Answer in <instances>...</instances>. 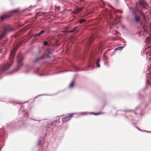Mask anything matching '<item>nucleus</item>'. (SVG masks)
Here are the masks:
<instances>
[{
    "label": "nucleus",
    "instance_id": "obj_1",
    "mask_svg": "<svg viewBox=\"0 0 151 151\" xmlns=\"http://www.w3.org/2000/svg\"><path fill=\"white\" fill-rule=\"evenodd\" d=\"M15 52H14L13 50L11 51L9 57V63L4 64L0 68V78H1V74L9 70L13 62V59L14 57Z\"/></svg>",
    "mask_w": 151,
    "mask_h": 151
},
{
    "label": "nucleus",
    "instance_id": "obj_2",
    "mask_svg": "<svg viewBox=\"0 0 151 151\" xmlns=\"http://www.w3.org/2000/svg\"><path fill=\"white\" fill-rule=\"evenodd\" d=\"M95 37V35H92L89 38H87L84 41L89 46L91 44L92 41L94 39Z\"/></svg>",
    "mask_w": 151,
    "mask_h": 151
},
{
    "label": "nucleus",
    "instance_id": "obj_3",
    "mask_svg": "<svg viewBox=\"0 0 151 151\" xmlns=\"http://www.w3.org/2000/svg\"><path fill=\"white\" fill-rule=\"evenodd\" d=\"M74 114H75V113L70 114H68L66 116L62 118V121L63 123H65L66 122L70 120L72 117L73 115Z\"/></svg>",
    "mask_w": 151,
    "mask_h": 151
},
{
    "label": "nucleus",
    "instance_id": "obj_4",
    "mask_svg": "<svg viewBox=\"0 0 151 151\" xmlns=\"http://www.w3.org/2000/svg\"><path fill=\"white\" fill-rule=\"evenodd\" d=\"M23 58L21 54H19L18 56V66L19 67L22 65V61L23 60Z\"/></svg>",
    "mask_w": 151,
    "mask_h": 151
},
{
    "label": "nucleus",
    "instance_id": "obj_5",
    "mask_svg": "<svg viewBox=\"0 0 151 151\" xmlns=\"http://www.w3.org/2000/svg\"><path fill=\"white\" fill-rule=\"evenodd\" d=\"M139 6L142 8H145L146 6H147V3L143 0L139 1Z\"/></svg>",
    "mask_w": 151,
    "mask_h": 151
},
{
    "label": "nucleus",
    "instance_id": "obj_6",
    "mask_svg": "<svg viewBox=\"0 0 151 151\" xmlns=\"http://www.w3.org/2000/svg\"><path fill=\"white\" fill-rule=\"evenodd\" d=\"M13 30L12 28L8 25H6L4 27V32H6H6L10 31Z\"/></svg>",
    "mask_w": 151,
    "mask_h": 151
},
{
    "label": "nucleus",
    "instance_id": "obj_7",
    "mask_svg": "<svg viewBox=\"0 0 151 151\" xmlns=\"http://www.w3.org/2000/svg\"><path fill=\"white\" fill-rule=\"evenodd\" d=\"M82 9L83 8L82 7L76 8L73 12V13L74 14H77L82 10Z\"/></svg>",
    "mask_w": 151,
    "mask_h": 151
},
{
    "label": "nucleus",
    "instance_id": "obj_8",
    "mask_svg": "<svg viewBox=\"0 0 151 151\" xmlns=\"http://www.w3.org/2000/svg\"><path fill=\"white\" fill-rule=\"evenodd\" d=\"M45 31L44 30H42L39 33L35 35H33L34 37H36L37 36L39 35H41L43 33H45Z\"/></svg>",
    "mask_w": 151,
    "mask_h": 151
},
{
    "label": "nucleus",
    "instance_id": "obj_9",
    "mask_svg": "<svg viewBox=\"0 0 151 151\" xmlns=\"http://www.w3.org/2000/svg\"><path fill=\"white\" fill-rule=\"evenodd\" d=\"M78 27H76L75 28H74L73 29L70 30L69 32H77L78 31V29H77V30H76L78 28Z\"/></svg>",
    "mask_w": 151,
    "mask_h": 151
},
{
    "label": "nucleus",
    "instance_id": "obj_10",
    "mask_svg": "<svg viewBox=\"0 0 151 151\" xmlns=\"http://www.w3.org/2000/svg\"><path fill=\"white\" fill-rule=\"evenodd\" d=\"M6 32L3 31L0 36V39H2L6 34Z\"/></svg>",
    "mask_w": 151,
    "mask_h": 151
},
{
    "label": "nucleus",
    "instance_id": "obj_11",
    "mask_svg": "<svg viewBox=\"0 0 151 151\" xmlns=\"http://www.w3.org/2000/svg\"><path fill=\"white\" fill-rule=\"evenodd\" d=\"M9 17V16L8 15H3L1 17V19L2 20H4L6 18H7Z\"/></svg>",
    "mask_w": 151,
    "mask_h": 151
},
{
    "label": "nucleus",
    "instance_id": "obj_12",
    "mask_svg": "<svg viewBox=\"0 0 151 151\" xmlns=\"http://www.w3.org/2000/svg\"><path fill=\"white\" fill-rule=\"evenodd\" d=\"M124 47L120 46L114 49V50H122L123 48Z\"/></svg>",
    "mask_w": 151,
    "mask_h": 151
},
{
    "label": "nucleus",
    "instance_id": "obj_13",
    "mask_svg": "<svg viewBox=\"0 0 151 151\" xmlns=\"http://www.w3.org/2000/svg\"><path fill=\"white\" fill-rule=\"evenodd\" d=\"M100 61V60L99 59H98L96 61V63L97 66L98 68L100 67V65L99 64V63Z\"/></svg>",
    "mask_w": 151,
    "mask_h": 151
},
{
    "label": "nucleus",
    "instance_id": "obj_14",
    "mask_svg": "<svg viewBox=\"0 0 151 151\" xmlns=\"http://www.w3.org/2000/svg\"><path fill=\"white\" fill-rule=\"evenodd\" d=\"M104 113L103 112H99L97 113H95L94 112H92L91 113V114H93L94 115H99L101 114H103Z\"/></svg>",
    "mask_w": 151,
    "mask_h": 151
},
{
    "label": "nucleus",
    "instance_id": "obj_15",
    "mask_svg": "<svg viewBox=\"0 0 151 151\" xmlns=\"http://www.w3.org/2000/svg\"><path fill=\"white\" fill-rule=\"evenodd\" d=\"M140 17L138 16H136L135 17V19L136 21L138 22L140 20Z\"/></svg>",
    "mask_w": 151,
    "mask_h": 151
},
{
    "label": "nucleus",
    "instance_id": "obj_16",
    "mask_svg": "<svg viewBox=\"0 0 151 151\" xmlns=\"http://www.w3.org/2000/svg\"><path fill=\"white\" fill-rule=\"evenodd\" d=\"M74 83V82L73 81H72L70 84L69 85V87L70 88H72L73 87Z\"/></svg>",
    "mask_w": 151,
    "mask_h": 151
},
{
    "label": "nucleus",
    "instance_id": "obj_17",
    "mask_svg": "<svg viewBox=\"0 0 151 151\" xmlns=\"http://www.w3.org/2000/svg\"><path fill=\"white\" fill-rule=\"evenodd\" d=\"M86 22V20L85 19H81L79 21V23L80 24L84 23Z\"/></svg>",
    "mask_w": 151,
    "mask_h": 151
},
{
    "label": "nucleus",
    "instance_id": "obj_18",
    "mask_svg": "<svg viewBox=\"0 0 151 151\" xmlns=\"http://www.w3.org/2000/svg\"><path fill=\"white\" fill-rule=\"evenodd\" d=\"M43 58H44V56H41L40 57L37 58L36 59V61H37L38 60H40V59H43Z\"/></svg>",
    "mask_w": 151,
    "mask_h": 151
},
{
    "label": "nucleus",
    "instance_id": "obj_19",
    "mask_svg": "<svg viewBox=\"0 0 151 151\" xmlns=\"http://www.w3.org/2000/svg\"><path fill=\"white\" fill-rule=\"evenodd\" d=\"M47 52L48 54H50L51 53L52 51L50 49H49L47 50Z\"/></svg>",
    "mask_w": 151,
    "mask_h": 151
},
{
    "label": "nucleus",
    "instance_id": "obj_20",
    "mask_svg": "<svg viewBox=\"0 0 151 151\" xmlns=\"http://www.w3.org/2000/svg\"><path fill=\"white\" fill-rule=\"evenodd\" d=\"M48 44V42L47 41H45L44 42V45L45 46H46Z\"/></svg>",
    "mask_w": 151,
    "mask_h": 151
},
{
    "label": "nucleus",
    "instance_id": "obj_21",
    "mask_svg": "<svg viewBox=\"0 0 151 151\" xmlns=\"http://www.w3.org/2000/svg\"><path fill=\"white\" fill-rule=\"evenodd\" d=\"M138 11L140 13V15L141 16H143L144 15V14L140 11Z\"/></svg>",
    "mask_w": 151,
    "mask_h": 151
},
{
    "label": "nucleus",
    "instance_id": "obj_22",
    "mask_svg": "<svg viewBox=\"0 0 151 151\" xmlns=\"http://www.w3.org/2000/svg\"><path fill=\"white\" fill-rule=\"evenodd\" d=\"M91 67V65H90V64H89L88 65V68H86V70H88V68H90V67Z\"/></svg>",
    "mask_w": 151,
    "mask_h": 151
},
{
    "label": "nucleus",
    "instance_id": "obj_23",
    "mask_svg": "<svg viewBox=\"0 0 151 151\" xmlns=\"http://www.w3.org/2000/svg\"><path fill=\"white\" fill-rule=\"evenodd\" d=\"M17 50V49H16L15 48H14L13 50H15V51Z\"/></svg>",
    "mask_w": 151,
    "mask_h": 151
},
{
    "label": "nucleus",
    "instance_id": "obj_24",
    "mask_svg": "<svg viewBox=\"0 0 151 151\" xmlns=\"http://www.w3.org/2000/svg\"><path fill=\"white\" fill-rule=\"evenodd\" d=\"M118 11L120 12H121V13H122V12H121V11L120 10H119V11Z\"/></svg>",
    "mask_w": 151,
    "mask_h": 151
},
{
    "label": "nucleus",
    "instance_id": "obj_25",
    "mask_svg": "<svg viewBox=\"0 0 151 151\" xmlns=\"http://www.w3.org/2000/svg\"><path fill=\"white\" fill-rule=\"evenodd\" d=\"M47 57L49 58V55H47Z\"/></svg>",
    "mask_w": 151,
    "mask_h": 151
},
{
    "label": "nucleus",
    "instance_id": "obj_26",
    "mask_svg": "<svg viewBox=\"0 0 151 151\" xmlns=\"http://www.w3.org/2000/svg\"><path fill=\"white\" fill-rule=\"evenodd\" d=\"M1 49H0V53L1 52Z\"/></svg>",
    "mask_w": 151,
    "mask_h": 151
},
{
    "label": "nucleus",
    "instance_id": "obj_27",
    "mask_svg": "<svg viewBox=\"0 0 151 151\" xmlns=\"http://www.w3.org/2000/svg\"><path fill=\"white\" fill-rule=\"evenodd\" d=\"M150 53L151 54V50H150Z\"/></svg>",
    "mask_w": 151,
    "mask_h": 151
},
{
    "label": "nucleus",
    "instance_id": "obj_28",
    "mask_svg": "<svg viewBox=\"0 0 151 151\" xmlns=\"http://www.w3.org/2000/svg\"><path fill=\"white\" fill-rule=\"evenodd\" d=\"M114 12L116 13V12L115 11H114Z\"/></svg>",
    "mask_w": 151,
    "mask_h": 151
},
{
    "label": "nucleus",
    "instance_id": "obj_29",
    "mask_svg": "<svg viewBox=\"0 0 151 151\" xmlns=\"http://www.w3.org/2000/svg\"><path fill=\"white\" fill-rule=\"evenodd\" d=\"M39 142H40V140Z\"/></svg>",
    "mask_w": 151,
    "mask_h": 151
}]
</instances>
